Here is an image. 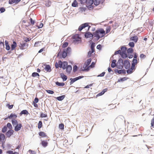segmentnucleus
<instances>
[{
	"mask_svg": "<svg viewBox=\"0 0 154 154\" xmlns=\"http://www.w3.org/2000/svg\"><path fill=\"white\" fill-rule=\"evenodd\" d=\"M151 127H154V117L151 120Z\"/></svg>",
	"mask_w": 154,
	"mask_h": 154,
	"instance_id": "nucleus-40",
	"label": "nucleus"
},
{
	"mask_svg": "<svg viewBox=\"0 0 154 154\" xmlns=\"http://www.w3.org/2000/svg\"><path fill=\"white\" fill-rule=\"evenodd\" d=\"M105 72H103L102 73H101L98 76H100V77H103V76L105 74Z\"/></svg>",
	"mask_w": 154,
	"mask_h": 154,
	"instance_id": "nucleus-61",
	"label": "nucleus"
},
{
	"mask_svg": "<svg viewBox=\"0 0 154 154\" xmlns=\"http://www.w3.org/2000/svg\"><path fill=\"white\" fill-rule=\"evenodd\" d=\"M30 21L31 23V24L32 25H34L35 23V21L33 20L32 18H30Z\"/></svg>",
	"mask_w": 154,
	"mask_h": 154,
	"instance_id": "nucleus-55",
	"label": "nucleus"
},
{
	"mask_svg": "<svg viewBox=\"0 0 154 154\" xmlns=\"http://www.w3.org/2000/svg\"><path fill=\"white\" fill-rule=\"evenodd\" d=\"M5 44L6 49L7 50H9L10 49V47L8 44V43L7 41L6 40L5 41Z\"/></svg>",
	"mask_w": 154,
	"mask_h": 154,
	"instance_id": "nucleus-26",
	"label": "nucleus"
},
{
	"mask_svg": "<svg viewBox=\"0 0 154 154\" xmlns=\"http://www.w3.org/2000/svg\"><path fill=\"white\" fill-rule=\"evenodd\" d=\"M26 43H23L22 44H21L20 46V49L23 50L26 49Z\"/></svg>",
	"mask_w": 154,
	"mask_h": 154,
	"instance_id": "nucleus-25",
	"label": "nucleus"
},
{
	"mask_svg": "<svg viewBox=\"0 0 154 154\" xmlns=\"http://www.w3.org/2000/svg\"><path fill=\"white\" fill-rule=\"evenodd\" d=\"M32 77H35L36 76H39V75L38 73L34 72L32 73Z\"/></svg>",
	"mask_w": 154,
	"mask_h": 154,
	"instance_id": "nucleus-36",
	"label": "nucleus"
},
{
	"mask_svg": "<svg viewBox=\"0 0 154 154\" xmlns=\"http://www.w3.org/2000/svg\"><path fill=\"white\" fill-rule=\"evenodd\" d=\"M77 80L76 79V77L75 78L72 79L70 82L71 83H72Z\"/></svg>",
	"mask_w": 154,
	"mask_h": 154,
	"instance_id": "nucleus-53",
	"label": "nucleus"
},
{
	"mask_svg": "<svg viewBox=\"0 0 154 154\" xmlns=\"http://www.w3.org/2000/svg\"><path fill=\"white\" fill-rule=\"evenodd\" d=\"M46 91L48 93L51 94H53L54 93V91L51 90H46Z\"/></svg>",
	"mask_w": 154,
	"mask_h": 154,
	"instance_id": "nucleus-48",
	"label": "nucleus"
},
{
	"mask_svg": "<svg viewBox=\"0 0 154 154\" xmlns=\"http://www.w3.org/2000/svg\"><path fill=\"white\" fill-rule=\"evenodd\" d=\"M87 0H80V2L81 4H84L86 3Z\"/></svg>",
	"mask_w": 154,
	"mask_h": 154,
	"instance_id": "nucleus-49",
	"label": "nucleus"
},
{
	"mask_svg": "<svg viewBox=\"0 0 154 154\" xmlns=\"http://www.w3.org/2000/svg\"><path fill=\"white\" fill-rule=\"evenodd\" d=\"M116 60H113L111 64V66L112 68L115 67L116 66Z\"/></svg>",
	"mask_w": 154,
	"mask_h": 154,
	"instance_id": "nucleus-24",
	"label": "nucleus"
},
{
	"mask_svg": "<svg viewBox=\"0 0 154 154\" xmlns=\"http://www.w3.org/2000/svg\"><path fill=\"white\" fill-rule=\"evenodd\" d=\"M80 40L79 39H75L73 40V42L75 43H79Z\"/></svg>",
	"mask_w": 154,
	"mask_h": 154,
	"instance_id": "nucleus-57",
	"label": "nucleus"
},
{
	"mask_svg": "<svg viewBox=\"0 0 154 154\" xmlns=\"http://www.w3.org/2000/svg\"><path fill=\"white\" fill-rule=\"evenodd\" d=\"M15 126L14 130L16 131H17L20 130L22 126V124L21 123H19Z\"/></svg>",
	"mask_w": 154,
	"mask_h": 154,
	"instance_id": "nucleus-7",
	"label": "nucleus"
},
{
	"mask_svg": "<svg viewBox=\"0 0 154 154\" xmlns=\"http://www.w3.org/2000/svg\"><path fill=\"white\" fill-rule=\"evenodd\" d=\"M94 4V0H89L88 3V7L90 9H92L94 7L93 5V4Z\"/></svg>",
	"mask_w": 154,
	"mask_h": 154,
	"instance_id": "nucleus-5",
	"label": "nucleus"
},
{
	"mask_svg": "<svg viewBox=\"0 0 154 154\" xmlns=\"http://www.w3.org/2000/svg\"><path fill=\"white\" fill-rule=\"evenodd\" d=\"M42 126V122L41 121H39L38 124V128L39 129L41 128Z\"/></svg>",
	"mask_w": 154,
	"mask_h": 154,
	"instance_id": "nucleus-31",
	"label": "nucleus"
},
{
	"mask_svg": "<svg viewBox=\"0 0 154 154\" xmlns=\"http://www.w3.org/2000/svg\"><path fill=\"white\" fill-rule=\"evenodd\" d=\"M67 52L65 51L64 50L62 54V57L63 58H65L67 56Z\"/></svg>",
	"mask_w": 154,
	"mask_h": 154,
	"instance_id": "nucleus-29",
	"label": "nucleus"
},
{
	"mask_svg": "<svg viewBox=\"0 0 154 154\" xmlns=\"http://www.w3.org/2000/svg\"><path fill=\"white\" fill-rule=\"evenodd\" d=\"M12 124L14 126L18 124L17 120L15 119H12L11 120Z\"/></svg>",
	"mask_w": 154,
	"mask_h": 154,
	"instance_id": "nucleus-23",
	"label": "nucleus"
},
{
	"mask_svg": "<svg viewBox=\"0 0 154 154\" xmlns=\"http://www.w3.org/2000/svg\"><path fill=\"white\" fill-rule=\"evenodd\" d=\"M137 59H134L132 61V64L134 65H136L137 64Z\"/></svg>",
	"mask_w": 154,
	"mask_h": 154,
	"instance_id": "nucleus-34",
	"label": "nucleus"
},
{
	"mask_svg": "<svg viewBox=\"0 0 154 154\" xmlns=\"http://www.w3.org/2000/svg\"><path fill=\"white\" fill-rule=\"evenodd\" d=\"M55 66L57 68L60 67L62 68L63 69H66V72L69 74L70 73L72 70L71 66L68 65V63L66 61L62 62L61 60H59L58 63H55Z\"/></svg>",
	"mask_w": 154,
	"mask_h": 154,
	"instance_id": "nucleus-1",
	"label": "nucleus"
},
{
	"mask_svg": "<svg viewBox=\"0 0 154 154\" xmlns=\"http://www.w3.org/2000/svg\"><path fill=\"white\" fill-rule=\"evenodd\" d=\"M17 44L14 41L13 42L12 44L11 45V50H14L15 49V48L17 47Z\"/></svg>",
	"mask_w": 154,
	"mask_h": 154,
	"instance_id": "nucleus-15",
	"label": "nucleus"
},
{
	"mask_svg": "<svg viewBox=\"0 0 154 154\" xmlns=\"http://www.w3.org/2000/svg\"><path fill=\"white\" fill-rule=\"evenodd\" d=\"M47 117V115L46 114H44L42 113L40 114V117L41 118L46 117Z\"/></svg>",
	"mask_w": 154,
	"mask_h": 154,
	"instance_id": "nucleus-46",
	"label": "nucleus"
},
{
	"mask_svg": "<svg viewBox=\"0 0 154 154\" xmlns=\"http://www.w3.org/2000/svg\"><path fill=\"white\" fill-rule=\"evenodd\" d=\"M94 43H93L91 45V50H94Z\"/></svg>",
	"mask_w": 154,
	"mask_h": 154,
	"instance_id": "nucleus-51",
	"label": "nucleus"
},
{
	"mask_svg": "<svg viewBox=\"0 0 154 154\" xmlns=\"http://www.w3.org/2000/svg\"><path fill=\"white\" fill-rule=\"evenodd\" d=\"M65 97V95H63L56 97V99L59 101H61L63 100Z\"/></svg>",
	"mask_w": 154,
	"mask_h": 154,
	"instance_id": "nucleus-28",
	"label": "nucleus"
},
{
	"mask_svg": "<svg viewBox=\"0 0 154 154\" xmlns=\"http://www.w3.org/2000/svg\"><path fill=\"white\" fill-rule=\"evenodd\" d=\"M72 6L73 7H77L78 6V4L76 0H74L72 4Z\"/></svg>",
	"mask_w": 154,
	"mask_h": 154,
	"instance_id": "nucleus-27",
	"label": "nucleus"
},
{
	"mask_svg": "<svg viewBox=\"0 0 154 154\" xmlns=\"http://www.w3.org/2000/svg\"><path fill=\"white\" fill-rule=\"evenodd\" d=\"M88 27V30L90 27V26L88 25V23H85L81 25L78 28L79 31H81L84 28Z\"/></svg>",
	"mask_w": 154,
	"mask_h": 154,
	"instance_id": "nucleus-4",
	"label": "nucleus"
},
{
	"mask_svg": "<svg viewBox=\"0 0 154 154\" xmlns=\"http://www.w3.org/2000/svg\"><path fill=\"white\" fill-rule=\"evenodd\" d=\"M5 139V135L3 134H0V141L3 142Z\"/></svg>",
	"mask_w": 154,
	"mask_h": 154,
	"instance_id": "nucleus-13",
	"label": "nucleus"
},
{
	"mask_svg": "<svg viewBox=\"0 0 154 154\" xmlns=\"http://www.w3.org/2000/svg\"><path fill=\"white\" fill-rule=\"evenodd\" d=\"M128 79V78L126 77H125L122 78H121L120 79H119L117 82H122L125 80H126L127 79Z\"/></svg>",
	"mask_w": 154,
	"mask_h": 154,
	"instance_id": "nucleus-21",
	"label": "nucleus"
},
{
	"mask_svg": "<svg viewBox=\"0 0 154 154\" xmlns=\"http://www.w3.org/2000/svg\"><path fill=\"white\" fill-rule=\"evenodd\" d=\"M7 131V127L6 126H5L4 127L2 128V132L5 133V132Z\"/></svg>",
	"mask_w": 154,
	"mask_h": 154,
	"instance_id": "nucleus-39",
	"label": "nucleus"
},
{
	"mask_svg": "<svg viewBox=\"0 0 154 154\" xmlns=\"http://www.w3.org/2000/svg\"><path fill=\"white\" fill-rule=\"evenodd\" d=\"M94 51V50H92L89 51L88 52V56L89 57L91 56V54L93 53Z\"/></svg>",
	"mask_w": 154,
	"mask_h": 154,
	"instance_id": "nucleus-45",
	"label": "nucleus"
},
{
	"mask_svg": "<svg viewBox=\"0 0 154 154\" xmlns=\"http://www.w3.org/2000/svg\"><path fill=\"white\" fill-rule=\"evenodd\" d=\"M6 106L8 107V108L9 109H11L13 108L14 105H10L8 103L6 105Z\"/></svg>",
	"mask_w": 154,
	"mask_h": 154,
	"instance_id": "nucleus-38",
	"label": "nucleus"
},
{
	"mask_svg": "<svg viewBox=\"0 0 154 154\" xmlns=\"http://www.w3.org/2000/svg\"><path fill=\"white\" fill-rule=\"evenodd\" d=\"M93 34L94 37L98 40L100 38L104 36L105 35V32L103 29L101 28L96 30Z\"/></svg>",
	"mask_w": 154,
	"mask_h": 154,
	"instance_id": "nucleus-2",
	"label": "nucleus"
},
{
	"mask_svg": "<svg viewBox=\"0 0 154 154\" xmlns=\"http://www.w3.org/2000/svg\"><path fill=\"white\" fill-rule=\"evenodd\" d=\"M71 48L68 47L67 48L66 50H64L66 52L67 54H68L71 52Z\"/></svg>",
	"mask_w": 154,
	"mask_h": 154,
	"instance_id": "nucleus-35",
	"label": "nucleus"
},
{
	"mask_svg": "<svg viewBox=\"0 0 154 154\" xmlns=\"http://www.w3.org/2000/svg\"><path fill=\"white\" fill-rule=\"evenodd\" d=\"M14 132L13 130H9L7 132L6 135L8 137H10L13 134Z\"/></svg>",
	"mask_w": 154,
	"mask_h": 154,
	"instance_id": "nucleus-8",
	"label": "nucleus"
},
{
	"mask_svg": "<svg viewBox=\"0 0 154 154\" xmlns=\"http://www.w3.org/2000/svg\"><path fill=\"white\" fill-rule=\"evenodd\" d=\"M135 65L132 64V65L131 66L130 69H131L132 71H133V70H134L135 69Z\"/></svg>",
	"mask_w": 154,
	"mask_h": 154,
	"instance_id": "nucleus-56",
	"label": "nucleus"
},
{
	"mask_svg": "<svg viewBox=\"0 0 154 154\" xmlns=\"http://www.w3.org/2000/svg\"><path fill=\"white\" fill-rule=\"evenodd\" d=\"M17 117V115L15 114L11 113L9 116H8V118L9 119H16Z\"/></svg>",
	"mask_w": 154,
	"mask_h": 154,
	"instance_id": "nucleus-14",
	"label": "nucleus"
},
{
	"mask_svg": "<svg viewBox=\"0 0 154 154\" xmlns=\"http://www.w3.org/2000/svg\"><path fill=\"white\" fill-rule=\"evenodd\" d=\"M56 84L59 86H63L64 85V83L63 82L60 83L58 82H56Z\"/></svg>",
	"mask_w": 154,
	"mask_h": 154,
	"instance_id": "nucleus-32",
	"label": "nucleus"
},
{
	"mask_svg": "<svg viewBox=\"0 0 154 154\" xmlns=\"http://www.w3.org/2000/svg\"><path fill=\"white\" fill-rule=\"evenodd\" d=\"M29 151L30 153L32 154H35L36 153V152L35 151L31 150H29Z\"/></svg>",
	"mask_w": 154,
	"mask_h": 154,
	"instance_id": "nucleus-58",
	"label": "nucleus"
},
{
	"mask_svg": "<svg viewBox=\"0 0 154 154\" xmlns=\"http://www.w3.org/2000/svg\"><path fill=\"white\" fill-rule=\"evenodd\" d=\"M7 127L10 129H11L12 128L11 124L10 123H8L7 125Z\"/></svg>",
	"mask_w": 154,
	"mask_h": 154,
	"instance_id": "nucleus-43",
	"label": "nucleus"
},
{
	"mask_svg": "<svg viewBox=\"0 0 154 154\" xmlns=\"http://www.w3.org/2000/svg\"><path fill=\"white\" fill-rule=\"evenodd\" d=\"M140 57L141 59L145 58L146 57V56L143 54H140Z\"/></svg>",
	"mask_w": 154,
	"mask_h": 154,
	"instance_id": "nucleus-47",
	"label": "nucleus"
},
{
	"mask_svg": "<svg viewBox=\"0 0 154 154\" xmlns=\"http://www.w3.org/2000/svg\"><path fill=\"white\" fill-rule=\"evenodd\" d=\"M39 42H35V44L34 45V46L35 47H37V46H38V45L39 44Z\"/></svg>",
	"mask_w": 154,
	"mask_h": 154,
	"instance_id": "nucleus-62",
	"label": "nucleus"
},
{
	"mask_svg": "<svg viewBox=\"0 0 154 154\" xmlns=\"http://www.w3.org/2000/svg\"><path fill=\"white\" fill-rule=\"evenodd\" d=\"M68 45V43L67 42H65L63 44V45L62 47L63 48H65L66 47H67Z\"/></svg>",
	"mask_w": 154,
	"mask_h": 154,
	"instance_id": "nucleus-41",
	"label": "nucleus"
},
{
	"mask_svg": "<svg viewBox=\"0 0 154 154\" xmlns=\"http://www.w3.org/2000/svg\"><path fill=\"white\" fill-rule=\"evenodd\" d=\"M41 144L43 146L45 147L48 146V143L47 141V140H45L42 141L41 142Z\"/></svg>",
	"mask_w": 154,
	"mask_h": 154,
	"instance_id": "nucleus-9",
	"label": "nucleus"
},
{
	"mask_svg": "<svg viewBox=\"0 0 154 154\" xmlns=\"http://www.w3.org/2000/svg\"><path fill=\"white\" fill-rule=\"evenodd\" d=\"M91 58L89 59L88 60H87V61L85 62V63H86V64H87V65H89L90 64L91 62Z\"/></svg>",
	"mask_w": 154,
	"mask_h": 154,
	"instance_id": "nucleus-33",
	"label": "nucleus"
},
{
	"mask_svg": "<svg viewBox=\"0 0 154 154\" xmlns=\"http://www.w3.org/2000/svg\"><path fill=\"white\" fill-rule=\"evenodd\" d=\"M124 66L126 69L129 68L130 66V64L128 60H125L124 62Z\"/></svg>",
	"mask_w": 154,
	"mask_h": 154,
	"instance_id": "nucleus-6",
	"label": "nucleus"
},
{
	"mask_svg": "<svg viewBox=\"0 0 154 154\" xmlns=\"http://www.w3.org/2000/svg\"><path fill=\"white\" fill-rule=\"evenodd\" d=\"M78 69V67L77 66L75 65L73 67V71L74 72L76 71Z\"/></svg>",
	"mask_w": 154,
	"mask_h": 154,
	"instance_id": "nucleus-54",
	"label": "nucleus"
},
{
	"mask_svg": "<svg viewBox=\"0 0 154 154\" xmlns=\"http://www.w3.org/2000/svg\"><path fill=\"white\" fill-rule=\"evenodd\" d=\"M103 0H94V5L97 6L100 3H103Z\"/></svg>",
	"mask_w": 154,
	"mask_h": 154,
	"instance_id": "nucleus-10",
	"label": "nucleus"
},
{
	"mask_svg": "<svg viewBox=\"0 0 154 154\" xmlns=\"http://www.w3.org/2000/svg\"><path fill=\"white\" fill-rule=\"evenodd\" d=\"M127 72L128 73L131 74L133 72V71L130 69H128V70L127 71Z\"/></svg>",
	"mask_w": 154,
	"mask_h": 154,
	"instance_id": "nucleus-60",
	"label": "nucleus"
},
{
	"mask_svg": "<svg viewBox=\"0 0 154 154\" xmlns=\"http://www.w3.org/2000/svg\"><path fill=\"white\" fill-rule=\"evenodd\" d=\"M28 112L26 110H23L20 113V115L21 116L23 114L27 115Z\"/></svg>",
	"mask_w": 154,
	"mask_h": 154,
	"instance_id": "nucleus-22",
	"label": "nucleus"
},
{
	"mask_svg": "<svg viewBox=\"0 0 154 154\" xmlns=\"http://www.w3.org/2000/svg\"><path fill=\"white\" fill-rule=\"evenodd\" d=\"M61 78L63 79V81H66L67 79V77L63 73H61L60 74Z\"/></svg>",
	"mask_w": 154,
	"mask_h": 154,
	"instance_id": "nucleus-17",
	"label": "nucleus"
},
{
	"mask_svg": "<svg viewBox=\"0 0 154 154\" xmlns=\"http://www.w3.org/2000/svg\"><path fill=\"white\" fill-rule=\"evenodd\" d=\"M130 39L131 40L135 42L136 43L138 41V38L137 36H135L131 37Z\"/></svg>",
	"mask_w": 154,
	"mask_h": 154,
	"instance_id": "nucleus-16",
	"label": "nucleus"
},
{
	"mask_svg": "<svg viewBox=\"0 0 154 154\" xmlns=\"http://www.w3.org/2000/svg\"><path fill=\"white\" fill-rule=\"evenodd\" d=\"M85 36L87 38L93 37L94 36V34H92L90 32H87L85 34Z\"/></svg>",
	"mask_w": 154,
	"mask_h": 154,
	"instance_id": "nucleus-12",
	"label": "nucleus"
},
{
	"mask_svg": "<svg viewBox=\"0 0 154 154\" xmlns=\"http://www.w3.org/2000/svg\"><path fill=\"white\" fill-rule=\"evenodd\" d=\"M21 0H9V3L10 4H13L14 3H18Z\"/></svg>",
	"mask_w": 154,
	"mask_h": 154,
	"instance_id": "nucleus-20",
	"label": "nucleus"
},
{
	"mask_svg": "<svg viewBox=\"0 0 154 154\" xmlns=\"http://www.w3.org/2000/svg\"><path fill=\"white\" fill-rule=\"evenodd\" d=\"M116 72L118 73L119 74L122 73L125 74H126V70L125 69L117 70L115 71Z\"/></svg>",
	"mask_w": 154,
	"mask_h": 154,
	"instance_id": "nucleus-11",
	"label": "nucleus"
},
{
	"mask_svg": "<svg viewBox=\"0 0 154 154\" xmlns=\"http://www.w3.org/2000/svg\"><path fill=\"white\" fill-rule=\"evenodd\" d=\"M127 50V48L125 47H122L121 48L122 57L123 58H125L128 56L126 53Z\"/></svg>",
	"mask_w": 154,
	"mask_h": 154,
	"instance_id": "nucleus-3",
	"label": "nucleus"
},
{
	"mask_svg": "<svg viewBox=\"0 0 154 154\" xmlns=\"http://www.w3.org/2000/svg\"><path fill=\"white\" fill-rule=\"evenodd\" d=\"M121 51H120V50H119L117 51H116L115 52V54H120L121 56H122V53H121Z\"/></svg>",
	"mask_w": 154,
	"mask_h": 154,
	"instance_id": "nucleus-52",
	"label": "nucleus"
},
{
	"mask_svg": "<svg viewBox=\"0 0 154 154\" xmlns=\"http://www.w3.org/2000/svg\"><path fill=\"white\" fill-rule=\"evenodd\" d=\"M131 47L133 48L134 46V44L133 42H130L128 44Z\"/></svg>",
	"mask_w": 154,
	"mask_h": 154,
	"instance_id": "nucleus-42",
	"label": "nucleus"
},
{
	"mask_svg": "<svg viewBox=\"0 0 154 154\" xmlns=\"http://www.w3.org/2000/svg\"><path fill=\"white\" fill-rule=\"evenodd\" d=\"M44 69L47 72H50L51 71V67L48 65H46Z\"/></svg>",
	"mask_w": 154,
	"mask_h": 154,
	"instance_id": "nucleus-18",
	"label": "nucleus"
},
{
	"mask_svg": "<svg viewBox=\"0 0 154 154\" xmlns=\"http://www.w3.org/2000/svg\"><path fill=\"white\" fill-rule=\"evenodd\" d=\"M128 54L131 53L133 51V49L132 48H130L127 50Z\"/></svg>",
	"mask_w": 154,
	"mask_h": 154,
	"instance_id": "nucleus-30",
	"label": "nucleus"
},
{
	"mask_svg": "<svg viewBox=\"0 0 154 154\" xmlns=\"http://www.w3.org/2000/svg\"><path fill=\"white\" fill-rule=\"evenodd\" d=\"M88 65H87V64L85 63V64L83 66V68L87 70L88 67Z\"/></svg>",
	"mask_w": 154,
	"mask_h": 154,
	"instance_id": "nucleus-50",
	"label": "nucleus"
},
{
	"mask_svg": "<svg viewBox=\"0 0 154 154\" xmlns=\"http://www.w3.org/2000/svg\"><path fill=\"white\" fill-rule=\"evenodd\" d=\"M38 134L40 136L42 137H47L46 134L43 131H40Z\"/></svg>",
	"mask_w": 154,
	"mask_h": 154,
	"instance_id": "nucleus-19",
	"label": "nucleus"
},
{
	"mask_svg": "<svg viewBox=\"0 0 154 154\" xmlns=\"http://www.w3.org/2000/svg\"><path fill=\"white\" fill-rule=\"evenodd\" d=\"M38 101V99L36 97L35 98L34 101L33 102V103H37Z\"/></svg>",
	"mask_w": 154,
	"mask_h": 154,
	"instance_id": "nucleus-59",
	"label": "nucleus"
},
{
	"mask_svg": "<svg viewBox=\"0 0 154 154\" xmlns=\"http://www.w3.org/2000/svg\"><path fill=\"white\" fill-rule=\"evenodd\" d=\"M64 125L63 124H60L59 125V128L62 130L64 129Z\"/></svg>",
	"mask_w": 154,
	"mask_h": 154,
	"instance_id": "nucleus-44",
	"label": "nucleus"
},
{
	"mask_svg": "<svg viewBox=\"0 0 154 154\" xmlns=\"http://www.w3.org/2000/svg\"><path fill=\"white\" fill-rule=\"evenodd\" d=\"M111 29V28L110 26H109L106 28V33H107L109 32Z\"/></svg>",
	"mask_w": 154,
	"mask_h": 154,
	"instance_id": "nucleus-37",
	"label": "nucleus"
},
{
	"mask_svg": "<svg viewBox=\"0 0 154 154\" xmlns=\"http://www.w3.org/2000/svg\"><path fill=\"white\" fill-rule=\"evenodd\" d=\"M0 11L1 12H3L5 11V9L4 8H0Z\"/></svg>",
	"mask_w": 154,
	"mask_h": 154,
	"instance_id": "nucleus-63",
	"label": "nucleus"
},
{
	"mask_svg": "<svg viewBox=\"0 0 154 154\" xmlns=\"http://www.w3.org/2000/svg\"><path fill=\"white\" fill-rule=\"evenodd\" d=\"M31 38H26L24 40V41L27 42H28V41H30L31 40Z\"/></svg>",
	"mask_w": 154,
	"mask_h": 154,
	"instance_id": "nucleus-64",
	"label": "nucleus"
}]
</instances>
